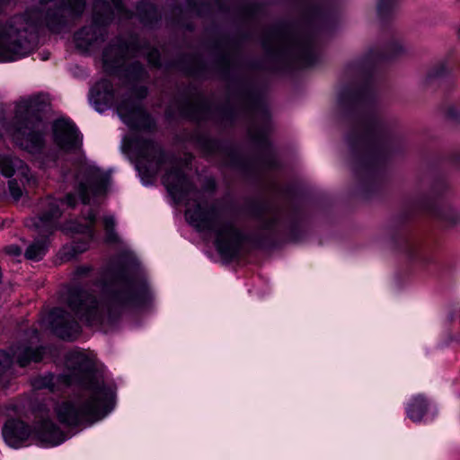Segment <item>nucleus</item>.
<instances>
[{"label":"nucleus","mask_w":460,"mask_h":460,"mask_svg":"<svg viewBox=\"0 0 460 460\" xmlns=\"http://www.w3.org/2000/svg\"><path fill=\"white\" fill-rule=\"evenodd\" d=\"M103 225L106 231V239L108 242H116L118 237L114 232L115 219L112 216H105L103 217Z\"/></svg>","instance_id":"nucleus-25"},{"label":"nucleus","mask_w":460,"mask_h":460,"mask_svg":"<svg viewBox=\"0 0 460 460\" xmlns=\"http://www.w3.org/2000/svg\"><path fill=\"white\" fill-rule=\"evenodd\" d=\"M77 232H84V230L83 229H75Z\"/></svg>","instance_id":"nucleus-36"},{"label":"nucleus","mask_w":460,"mask_h":460,"mask_svg":"<svg viewBox=\"0 0 460 460\" xmlns=\"http://www.w3.org/2000/svg\"><path fill=\"white\" fill-rule=\"evenodd\" d=\"M42 355V348L32 349L27 345H22L15 349H12V356L4 351H0V375H2L13 361H16L21 367H25L31 362L40 361Z\"/></svg>","instance_id":"nucleus-10"},{"label":"nucleus","mask_w":460,"mask_h":460,"mask_svg":"<svg viewBox=\"0 0 460 460\" xmlns=\"http://www.w3.org/2000/svg\"><path fill=\"white\" fill-rule=\"evenodd\" d=\"M66 204L68 207L75 205V199L72 194H68L66 200H59L53 198H47L41 202V213L34 223L39 233L43 236L52 233L55 229L56 220L61 216L60 204Z\"/></svg>","instance_id":"nucleus-9"},{"label":"nucleus","mask_w":460,"mask_h":460,"mask_svg":"<svg viewBox=\"0 0 460 460\" xmlns=\"http://www.w3.org/2000/svg\"><path fill=\"white\" fill-rule=\"evenodd\" d=\"M49 323L54 332L64 340H74L80 332L78 323L61 308L50 312Z\"/></svg>","instance_id":"nucleus-12"},{"label":"nucleus","mask_w":460,"mask_h":460,"mask_svg":"<svg viewBox=\"0 0 460 460\" xmlns=\"http://www.w3.org/2000/svg\"><path fill=\"white\" fill-rule=\"evenodd\" d=\"M91 270V267L88 265H82L75 269V279H79L83 276H86Z\"/></svg>","instance_id":"nucleus-28"},{"label":"nucleus","mask_w":460,"mask_h":460,"mask_svg":"<svg viewBox=\"0 0 460 460\" xmlns=\"http://www.w3.org/2000/svg\"><path fill=\"white\" fill-rule=\"evenodd\" d=\"M428 410V402L422 395L414 396L409 402L406 411L413 421H420Z\"/></svg>","instance_id":"nucleus-21"},{"label":"nucleus","mask_w":460,"mask_h":460,"mask_svg":"<svg viewBox=\"0 0 460 460\" xmlns=\"http://www.w3.org/2000/svg\"><path fill=\"white\" fill-rule=\"evenodd\" d=\"M92 93H96L98 99L103 102H110L113 98V87L107 79L98 82L92 89Z\"/></svg>","instance_id":"nucleus-22"},{"label":"nucleus","mask_w":460,"mask_h":460,"mask_svg":"<svg viewBox=\"0 0 460 460\" xmlns=\"http://www.w3.org/2000/svg\"><path fill=\"white\" fill-rule=\"evenodd\" d=\"M93 10V23L84 27L75 36L77 48L83 50H93L103 41L104 24L109 22L114 14H121L124 6L120 0H96Z\"/></svg>","instance_id":"nucleus-6"},{"label":"nucleus","mask_w":460,"mask_h":460,"mask_svg":"<svg viewBox=\"0 0 460 460\" xmlns=\"http://www.w3.org/2000/svg\"><path fill=\"white\" fill-rule=\"evenodd\" d=\"M30 433V428L24 422L17 420H8L2 430L6 443L14 447L25 440Z\"/></svg>","instance_id":"nucleus-17"},{"label":"nucleus","mask_w":460,"mask_h":460,"mask_svg":"<svg viewBox=\"0 0 460 460\" xmlns=\"http://www.w3.org/2000/svg\"><path fill=\"white\" fill-rule=\"evenodd\" d=\"M5 251L8 254H11L13 256H18L21 254V249L16 245H10L5 248Z\"/></svg>","instance_id":"nucleus-29"},{"label":"nucleus","mask_w":460,"mask_h":460,"mask_svg":"<svg viewBox=\"0 0 460 460\" xmlns=\"http://www.w3.org/2000/svg\"><path fill=\"white\" fill-rule=\"evenodd\" d=\"M44 15L46 25L54 32H59L70 21L82 15L85 0H48Z\"/></svg>","instance_id":"nucleus-7"},{"label":"nucleus","mask_w":460,"mask_h":460,"mask_svg":"<svg viewBox=\"0 0 460 460\" xmlns=\"http://www.w3.org/2000/svg\"><path fill=\"white\" fill-rule=\"evenodd\" d=\"M439 217L443 220H445L450 224H456L460 221V213L452 208H447L443 209L440 212Z\"/></svg>","instance_id":"nucleus-26"},{"label":"nucleus","mask_w":460,"mask_h":460,"mask_svg":"<svg viewBox=\"0 0 460 460\" xmlns=\"http://www.w3.org/2000/svg\"><path fill=\"white\" fill-rule=\"evenodd\" d=\"M0 172L5 177L15 174L30 181V170L19 158L11 155H0Z\"/></svg>","instance_id":"nucleus-18"},{"label":"nucleus","mask_w":460,"mask_h":460,"mask_svg":"<svg viewBox=\"0 0 460 460\" xmlns=\"http://www.w3.org/2000/svg\"><path fill=\"white\" fill-rule=\"evenodd\" d=\"M137 55L144 54L142 50H135L133 47L122 44L119 40L116 43L109 45L102 53V64L105 71L111 73L125 66L129 53Z\"/></svg>","instance_id":"nucleus-13"},{"label":"nucleus","mask_w":460,"mask_h":460,"mask_svg":"<svg viewBox=\"0 0 460 460\" xmlns=\"http://www.w3.org/2000/svg\"><path fill=\"white\" fill-rule=\"evenodd\" d=\"M53 137L55 143L64 150L77 148L80 144V136L75 126L67 119H58L53 124Z\"/></svg>","instance_id":"nucleus-14"},{"label":"nucleus","mask_w":460,"mask_h":460,"mask_svg":"<svg viewBox=\"0 0 460 460\" xmlns=\"http://www.w3.org/2000/svg\"><path fill=\"white\" fill-rule=\"evenodd\" d=\"M25 55L22 44L5 37L0 39V60L13 61Z\"/></svg>","instance_id":"nucleus-20"},{"label":"nucleus","mask_w":460,"mask_h":460,"mask_svg":"<svg viewBox=\"0 0 460 460\" xmlns=\"http://www.w3.org/2000/svg\"><path fill=\"white\" fill-rule=\"evenodd\" d=\"M108 176L94 166H83L76 176L78 193L83 203H88L92 196L104 193Z\"/></svg>","instance_id":"nucleus-8"},{"label":"nucleus","mask_w":460,"mask_h":460,"mask_svg":"<svg viewBox=\"0 0 460 460\" xmlns=\"http://www.w3.org/2000/svg\"><path fill=\"white\" fill-rule=\"evenodd\" d=\"M186 217L199 231H208L215 235V244L218 252L233 257L241 243L242 235L233 222L226 219L221 209L208 206L203 200L187 203Z\"/></svg>","instance_id":"nucleus-4"},{"label":"nucleus","mask_w":460,"mask_h":460,"mask_svg":"<svg viewBox=\"0 0 460 460\" xmlns=\"http://www.w3.org/2000/svg\"><path fill=\"white\" fill-rule=\"evenodd\" d=\"M86 248H83V249H76L75 247H72V250L75 252H82L83 251H84Z\"/></svg>","instance_id":"nucleus-32"},{"label":"nucleus","mask_w":460,"mask_h":460,"mask_svg":"<svg viewBox=\"0 0 460 460\" xmlns=\"http://www.w3.org/2000/svg\"><path fill=\"white\" fill-rule=\"evenodd\" d=\"M74 254H70V256L66 257V260H69L71 259V257H73Z\"/></svg>","instance_id":"nucleus-33"},{"label":"nucleus","mask_w":460,"mask_h":460,"mask_svg":"<svg viewBox=\"0 0 460 460\" xmlns=\"http://www.w3.org/2000/svg\"><path fill=\"white\" fill-rule=\"evenodd\" d=\"M164 184L176 200H182L191 190V184L178 167L172 169L164 177Z\"/></svg>","instance_id":"nucleus-15"},{"label":"nucleus","mask_w":460,"mask_h":460,"mask_svg":"<svg viewBox=\"0 0 460 460\" xmlns=\"http://www.w3.org/2000/svg\"><path fill=\"white\" fill-rule=\"evenodd\" d=\"M138 154L140 158L150 164L152 172H157L160 165L164 162L165 156L160 146L148 139L138 141Z\"/></svg>","instance_id":"nucleus-16"},{"label":"nucleus","mask_w":460,"mask_h":460,"mask_svg":"<svg viewBox=\"0 0 460 460\" xmlns=\"http://www.w3.org/2000/svg\"><path fill=\"white\" fill-rule=\"evenodd\" d=\"M146 287L129 278L125 270L114 274L105 286V301L99 302L85 291L70 289L66 302L70 309L90 324L111 323L128 306L141 302Z\"/></svg>","instance_id":"nucleus-2"},{"label":"nucleus","mask_w":460,"mask_h":460,"mask_svg":"<svg viewBox=\"0 0 460 460\" xmlns=\"http://www.w3.org/2000/svg\"><path fill=\"white\" fill-rule=\"evenodd\" d=\"M74 254H70V256L66 257V260H69L71 259V257H73Z\"/></svg>","instance_id":"nucleus-34"},{"label":"nucleus","mask_w":460,"mask_h":460,"mask_svg":"<svg viewBox=\"0 0 460 460\" xmlns=\"http://www.w3.org/2000/svg\"><path fill=\"white\" fill-rule=\"evenodd\" d=\"M391 4V0H380L378 4V10L380 12L383 11V9Z\"/></svg>","instance_id":"nucleus-31"},{"label":"nucleus","mask_w":460,"mask_h":460,"mask_svg":"<svg viewBox=\"0 0 460 460\" xmlns=\"http://www.w3.org/2000/svg\"><path fill=\"white\" fill-rule=\"evenodd\" d=\"M265 48L271 51L298 50L307 52V44L299 37L286 30L273 31L264 42Z\"/></svg>","instance_id":"nucleus-11"},{"label":"nucleus","mask_w":460,"mask_h":460,"mask_svg":"<svg viewBox=\"0 0 460 460\" xmlns=\"http://www.w3.org/2000/svg\"><path fill=\"white\" fill-rule=\"evenodd\" d=\"M46 105L40 97L21 100L7 127V132L13 142L32 155L40 154L45 147L48 126L42 112Z\"/></svg>","instance_id":"nucleus-3"},{"label":"nucleus","mask_w":460,"mask_h":460,"mask_svg":"<svg viewBox=\"0 0 460 460\" xmlns=\"http://www.w3.org/2000/svg\"><path fill=\"white\" fill-rule=\"evenodd\" d=\"M48 244L45 240L35 241L26 250L25 257L29 260L40 261L46 254Z\"/></svg>","instance_id":"nucleus-23"},{"label":"nucleus","mask_w":460,"mask_h":460,"mask_svg":"<svg viewBox=\"0 0 460 460\" xmlns=\"http://www.w3.org/2000/svg\"><path fill=\"white\" fill-rule=\"evenodd\" d=\"M16 177L19 178L21 183L17 181V179L9 181V190L10 194L14 199H19L22 195V187H24L25 183H30L31 181H27L24 178L21 176ZM30 180H31V177Z\"/></svg>","instance_id":"nucleus-24"},{"label":"nucleus","mask_w":460,"mask_h":460,"mask_svg":"<svg viewBox=\"0 0 460 460\" xmlns=\"http://www.w3.org/2000/svg\"><path fill=\"white\" fill-rule=\"evenodd\" d=\"M95 217L96 216L93 212H89L87 217V225L85 226L86 229H89L93 225V223L95 222Z\"/></svg>","instance_id":"nucleus-30"},{"label":"nucleus","mask_w":460,"mask_h":460,"mask_svg":"<svg viewBox=\"0 0 460 460\" xmlns=\"http://www.w3.org/2000/svg\"><path fill=\"white\" fill-rule=\"evenodd\" d=\"M146 71L139 62L134 61L124 70V77L131 84V94L127 100L121 101L117 111L121 119L130 128H141L149 127V118L142 109L139 101L146 95L145 86H137V82L146 77Z\"/></svg>","instance_id":"nucleus-5"},{"label":"nucleus","mask_w":460,"mask_h":460,"mask_svg":"<svg viewBox=\"0 0 460 460\" xmlns=\"http://www.w3.org/2000/svg\"><path fill=\"white\" fill-rule=\"evenodd\" d=\"M146 56H147V60L151 65H153L155 66L159 65V52L157 49H150L146 53Z\"/></svg>","instance_id":"nucleus-27"},{"label":"nucleus","mask_w":460,"mask_h":460,"mask_svg":"<svg viewBox=\"0 0 460 460\" xmlns=\"http://www.w3.org/2000/svg\"><path fill=\"white\" fill-rule=\"evenodd\" d=\"M74 254H70V256L66 257V260H69L71 259V257H73Z\"/></svg>","instance_id":"nucleus-35"},{"label":"nucleus","mask_w":460,"mask_h":460,"mask_svg":"<svg viewBox=\"0 0 460 460\" xmlns=\"http://www.w3.org/2000/svg\"><path fill=\"white\" fill-rule=\"evenodd\" d=\"M36 434L40 440L56 446L65 439L63 432L49 420H41L36 427Z\"/></svg>","instance_id":"nucleus-19"},{"label":"nucleus","mask_w":460,"mask_h":460,"mask_svg":"<svg viewBox=\"0 0 460 460\" xmlns=\"http://www.w3.org/2000/svg\"><path fill=\"white\" fill-rule=\"evenodd\" d=\"M66 365V373L40 376L34 380L33 386L54 392L59 390L60 385H78L80 390L56 407L57 416L61 423L70 427L92 425L103 417V411L111 402L113 392L93 370V360L85 352H68Z\"/></svg>","instance_id":"nucleus-1"}]
</instances>
